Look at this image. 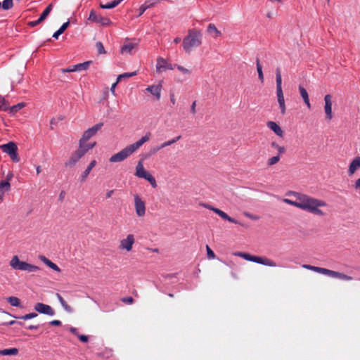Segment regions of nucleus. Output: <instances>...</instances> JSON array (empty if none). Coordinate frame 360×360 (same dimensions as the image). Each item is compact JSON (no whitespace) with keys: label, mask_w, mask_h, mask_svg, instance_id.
Returning <instances> with one entry per match:
<instances>
[{"label":"nucleus","mask_w":360,"mask_h":360,"mask_svg":"<svg viewBox=\"0 0 360 360\" xmlns=\"http://www.w3.org/2000/svg\"><path fill=\"white\" fill-rule=\"evenodd\" d=\"M290 194L296 198V200L284 198L283 201L285 203L316 216L323 217L325 215V212L321 210V207L327 206V203L324 200L298 192L292 191L290 192Z\"/></svg>","instance_id":"f257e3e1"},{"label":"nucleus","mask_w":360,"mask_h":360,"mask_svg":"<svg viewBox=\"0 0 360 360\" xmlns=\"http://www.w3.org/2000/svg\"><path fill=\"white\" fill-rule=\"evenodd\" d=\"M150 137V133L148 132L145 136H142L141 139H139L136 142L126 146L124 148H123L117 153L112 155L109 160L110 162H120L124 160L129 155L134 153L136 150H138L141 146H142L143 144L149 141Z\"/></svg>","instance_id":"f03ea898"},{"label":"nucleus","mask_w":360,"mask_h":360,"mask_svg":"<svg viewBox=\"0 0 360 360\" xmlns=\"http://www.w3.org/2000/svg\"><path fill=\"white\" fill-rule=\"evenodd\" d=\"M202 44V34L196 29L188 30V35L184 39L183 47L187 53H190L193 48L198 47Z\"/></svg>","instance_id":"7ed1b4c3"},{"label":"nucleus","mask_w":360,"mask_h":360,"mask_svg":"<svg viewBox=\"0 0 360 360\" xmlns=\"http://www.w3.org/2000/svg\"><path fill=\"white\" fill-rule=\"evenodd\" d=\"M302 268L321 274L332 278H339L343 281H352L353 278L343 273L330 270L323 267L314 266L309 264H303Z\"/></svg>","instance_id":"20e7f679"},{"label":"nucleus","mask_w":360,"mask_h":360,"mask_svg":"<svg viewBox=\"0 0 360 360\" xmlns=\"http://www.w3.org/2000/svg\"><path fill=\"white\" fill-rule=\"evenodd\" d=\"M234 255L236 256H238L240 257H242L247 261L255 262V263L260 264H262L264 266H271V267L277 266L276 263L274 260L270 259L265 257L255 256V255H252L249 253L241 252H236Z\"/></svg>","instance_id":"39448f33"},{"label":"nucleus","mask_w":360,"mask_h":360,"mask_svg":"<svg viewBox=\"0 0 360 360\" xmlns=\"http://www.w3.org/2000/svg\"><path fill=\"white\" fill-rule=\"evenodd\" d=\"M10 266L15 270L25 271L27 272H36L40 270V268L37 266L20 261L17 255L12 257L10 261Z\"/></svg>","instance_id":"423d86ee"},{"label":"nucleus","mask_w":360,"mask_h":360,"mask_svg":"<svg viewBox=\"0 0 360 360\" xmlns=\"http://www.w3.org/2000/svg\"><path fill=\"white\" fill-rule=\"evenodd\" d=\"M135 175L139 178L147 180L153 188L157 187L155 179L145 169L142 160L139 161L137 163Z\"/></svg>","instance_id":"0eeeda50"},{"label":"nucleus","mask_w":360,"mask_h":360,"mask_svg":"<svg viewBox=\"0 0 360 360\" xmlns=\"http://www.w3.org/2000/svg\"><path fill=\"white\" fill-rule=\"evenodd\" d=\"M134 207L136 214L139 217H143L146 214V204L139 195H135L134 197Z\"/></svg>","instance_id":"6e6552de"},{"label":"nucleus","mask_w":360,"mask_h":360,"mask_svg":"<svg viewBox=\"0 0 360 360\" xmlns=\"http://www.w3.org/2000/svg\"><path fill=\"white\" fill-rule=\"evenodd\" d=\"M134 242V236L133 234H129L127 235L126 238H124L120 240L119 249L124 250H127V252H129L132 250Z\"/></svg>","instance_id":"1a4fd4ad"},{"label":"nucleus","mask_w":360,"mask_h":360,"mask_svg":"<svg viewBox=\"0 0 360 360\" xmlns=\"http://www.w3.org/2000/svg\"><path fill=\"white\" fill-rule=\"evenodd\" d=\"M103 124L102 122L94 125L92 127L86 130L79 140L89 141L92 136L96 134L97 131L101 129Z\"/></svg>","instance_id":"9d476101"},{"label":"nucleus","mask_w":360,"mask_h":360,"mask_svg":"<svg viewBox=\"0 0 360 360\" xmlns=\"http://www.w3.org/2000/svg\"><path fill=\"white\" fill-rule=\"evenodd\" d=\"M34 309L40 314L49 316H53L55 314V311L51 306L41 302L36 303L34 305Z\"/></svg>","instance_id":"9b49d317"},{"label":"nucleus","mask_w":360,"mask_h":360,"mask_svg":"<svg viewBox=\"0 0 360 360\" xmlns=\"http://www.w3.org/2000/svg\"><path fill=\"white\" fill-rule=\"evenodd\" d=\"M84 155V153L78 148L71 154L65 165L70 167H74Z\"/></svg>","instance_id":"f8f14e48"},{"label":"nucleus","mask_w":360,"mask_h":360,"mask_svg":"<svg viewBox=\"0 0 360 360\" xmlns=\"http://www.w3.org/2000/svg\"><path fill=\"white\" fill-rule=\"evenodd\" d=\"M89 20L99 22L102 25H109L111 23V21L109 18L103 17L101 15L98 14L94 11H91L89 14Z\"/></svg>","instance_id":"ddd939ff"},{"label":"nucleus","mask_w":360,"mask_h":360,"mask_svg":"<svg viewBox=\"0 0 360 360\" xmlns=\"http://www.w3.org/2000/svg\"><path fill=\"white\" fill-rule=\"evenodd\" d=\"M326 119L330 120L333 118L331 96L327 94L324 97Z\"/></svg>","instance_id":"4468645a"},{"label":"nucleus","mask_w":360,"mask_h":360,"mask_svg":"<svg viewBox=\"0 0 360 360\" xmlns=\"http://www.w3.org/2000/svg\"><path fill=\"white\" fill-rule=\"evenodd\" d=\"M173 67L172 65L167 63V61L162 58H158L157 60V64H156V70L158 72H162L166 70H172Z\"/></svg>","instance_id":"2eb2a0df"},{"label":"nucleus","mask_w":360,"mask_h":360,"mask_svg":"<svg viewBox=\"0 0 360 360\" xmlns=\"http://www.w3.org/2000/svg\"><path fill=\"white\" fill-rule=\"evenodd\" d=\"M161 89H162L161 84H158V85L148 86L146 90L148 92H149L150 94H151L152 95H153L155 97V98L158 101H159L161 97Z\"/></svg>","instance_id":"dca6fc26"},{"label":"nucleus","mask_w":360,"mask_h":360,"mask_svg":"<svg viewBox=\"0 0 360 360\" xmlns=\"http://www.w3.org/2000/svg\"><path fill=\"white\" fill-rule=\"evenodd\" d=\"M360 168V157L357 156L354 158L350 162L348 169V175H353L355 172Z\"/></svg>","instance_id":"f3484780"},{"label":"nucleus","mask_w":360,"mask_h":360,"mask_svg":"<svg viewBox=\"0 0 360 360\" xmlns=\"http://www.w3.org/2000/svg\"><path fill=\"white\" fill-rule=\"evenodd\" d=\"M266 126L279 137L283 136V131L276 122L274 121H269L266 122Z\"/></svg>","instance_id":"a211bd4d"},{"label":"nucleus","mask_w":360,"mask_h":360,"mask_svg":"<svg viewBox=\"0 0 360 360\" xmlns=\"http://www.w3.org/2000/svg\"><path fill=\"white\" fill-rule=\"evenodd\" d=\"M0 148L2 150L4 153H6L8 155L18 151V147L16 144L12 141L0 146Z\"/></svg>","instance_id":"6ab92c4d"},{"label":"nucleus","mask_w":360,"mask_h":360,"mask_svg":"<svg viewBox=\"0 0 360 360\" xmlns=\"http://www.w3.org/2000/svg\"><path fill=\"white\" fill-rule=\"evenodd\" d=\"M96 144V142L87 143V141L79 140L78 148L84 153V155H85L89 150L92 149Z\"/></svg>","instance_id":"aec40b11"},{"label":"nucleus","mask_w":360,"mask_h":360,"mask_svg":"<svg viewBox=\"0 0 360 360\" xmlns=\"http://www.w3.org/2000/svg\"><path fill=\"white\" fill-rule=\"evenodd\" d=\"M96 163L97 162L95 160H93L89 163V165H88L86 169L83 172V173L82 174V175L79 177V181L81 182H84L86 181V178L88 177L89 174H90L91 171L92 170V169L96 165Z\"/></svg>","instance_id":"412c9836"},{"label":"nucleus","mask_w":360,"mask_h":360,"mask_svg":"<svg viewBox=\"0 0 360 360\" xmlns=\"http://www.w3.org/2000/svg\"><path fill=\"white\" fill-rule=\"evenodd\" d=\"M299 91L301 97L302 98L304 103L307 105L308 108H311V104L309 102V95L307 90L301 85L299 86Z\"/></svg>","instance_id":"4be33fe9"},{"label":"nucleus","mask_w":360,"mask_h":360,"mask_svg":"<svg viewBox=\"0 0 360 360\" xmlns=\"http://www.w3.org/2000/svg\"><path fill=\"white\" fill-rule=\"evenodd\" d=\"M39 259L49 268L52 269L53 270L60 272V269L53 262H52L50 259L46 258L45 256H40Z\"/></svg>","instance_id":"5701e85b"},{"label":"nucleus","mask_w":360,"mask_h":360,"mask_svg":"<svg viewBox=\"0 0 360 360\" xmlns=\"http://www.w3.org/2000/svg\"><path fill=\"white\" fill-rule=\"evenodd\" d=\"M214 213H216L217 214H218L219 217H221L224 220H226L229 222H231V223H234V224H239V222L236 220L235 219L229 217L226 212H224V211L219 210V209H217V210H214Z\"/></svg>","instance_id":"b1692460"},{"label":"nucleus","mask_w":360,"mask_h":360,"mask_svg":"<svg viewBox=\"0 0 360 360\" xmlns=\"http://www.w3.org/2000/svg\"><path fill=\"white\" fill-rule=\"evenodd\" d=\"M11 188V184L8 181H1L0 182V199H2L6 191Z\"/></svg>","instance_id":"393cba45"},{"label":"nucleus","mask_w":360,"mask_h":360,"mask_svg":"<svg viewBox=\"0 0 360 360\" xmlns=\"http://www.w3.org/2000/svg\"><path fill=\"white\" fill-rule=\"evenodd\" d=\"M56 297L65 311L68 313H72L73 311L72 308L67 304L59 293L56 294Z\"/></svg>","instance_id":"a878e982"},{"label":"nucleus","mask_w":360,"mask_h":360,"mask_svg":"<svg viewBox=\"0 0 360 360\" xmlns=\"http://www.w3.org/2000/svg\"><path fill=\"white\" fill-rule=\"evenodd\" d=\"M122 1V0H114L112 2H108L106 4H103L101 2L100 4V6H101V8H104V9H111V8L116 7L117 5H119Z\"/></svg>","instance_id":"bb28decb"},{"label":"nucleus","mask_w":360,"mask_h":360,"mask_svg":"<svg viewBox=\"0 0 360 360\" xmlns=\"http://www.w3.org/2000/svg\"><path fill=\"white\" fill-rule=\"evenodd\" d=\"M207 32L210 34H213V37L214 38H217L219 36H221V33L219 30H217L216 26L214 24H210L207 27Z\"/></svg>","instance_id":"cd10ccee"},{"label":"nucleus","mask_w":360,"mask_h":360,"mask_svg":"<svg viewBox=\"0 0 360 360\" xmlns=\"http://www.w3.org/2000/svg\"><path fill=\"white\" fill-rule=\"evenodd\" d=\"M6 300L13 307H21L20 300L17 297L10 296L6 298Z\"/></svg>","instance_id":"c85d7f7f"},{"label":"nucleus","mask_w":360,"mask_h":360,"mask_svg":"<svg viewBox=\"0 0 360 360\" xmlns=\"http://www.w3.org/2000/svg\"><path fill=\"white\" fill-rule=\"evenodd\" d=\"M18 353V349L17 348H9L0 350V355L6 356V355H16Z\"/></svg>","instance_id":"c756f323"},{"label":"nucleus","mask_w":360,"mask_h":360,"mask_svg":"<svg viewBox=\"0 0 360 360\" xmlns=\"http://www.w3.org/2000/svg\"><path fill=\"white\" fill-rule=\"evenodd\" d=\"M70 23L69 22H66L65 23H63L61 27L56 31L53 33V37L55 38V39H58V37L63 34L64 32V31L68 28V27L69 26Z\"/></svg>","instance_id":"7c9ffc66"},{"label":"nucleus","mask_w":360,"mask_h":360,"mask_svg":"<svg viewBox=\"0 0 360 360\" xmlns=\"http://www.w3.org/2000/svg\"><path fill=\"white\" fill-rule=\"evenodd\" d=\"M256 65H257V73H258L259 79L260 80V82L262 83H263L264 78V75H263V72H262V65L260 64L259 58L256 59Z\"/></svg>","instance_id":"2f4dec72"},{"label":"nucleus","mask_w":360,"mask_h":360,"mask_svg":"<svg viewBox=\"0 0 360 360\" xmlns=\"http://www.w3.org/2000/svg\"><path fill=\"white\" fill-rule=\"evenodd\" d=\"M134 46L135 45L132 43H129V44H124L123 45V46L122 47V53H131L132 50L134 49Z\"/></svg>","instance_id":"473e14b6"},{"label":"nucleus","mask_w":360,"mask_h":360,"mask_svg":"<svg viewBox=\"0 0 360 360\" xmlns=\"http://www.w3.org/2000/svg\"><path fill=\"white\" fill-rule=\"evenodd\" d=\"M278 103L279 105V108L281 109V112L282 115H285L286 112V107L285 104V99L284 96L283 97H278Z\"/></svg>","instance_id":"72a5a7b5"},{"label":"nucleus","mask_w":360,"mask_h":360,"mask_svg":"<svg viewBox=\"0 0 360 360\" xmlns=\"http://www.w3.org/2000/svg\"><path fill=\"white\" fill-rule=\"evenodd\" d=\"M52 7H53L52 4H49L45 8V10L43 11V13H41V15L39 17V20L40 21H44L47 18V16L49 15L50 12L52 10Z\"/></svg>","instance_id":"f704fd0d"},{"label":"nucleus","mask_w":360,"mask_h":360,"mask_svg":"<svg viewBox=\"0 0 360 360\" xmlns=\"http://www.w3.org/2000/svg\"><path fill=\"white\" fill-rule=\"evenodd\" d=\"M91 63V61H86L82 63L77 64V65H75V70H77V71H82V70H86Z\"/></svg>","instance_id":"c9c22d12"},{"label":"nucleus","mask_w":360,"mask_h":360,"mask_svg":"<svg viewBox=\"0 0 360 360\" xmlns=\"http://www.w3.org/2000/svg\"><path fill=\"white\" fill-rule=\"evenodd\" d=\"M1 6L4 10H9L13 6V0H4Z\"/></svg>","instance_id":"e433bc0d"},{"label":"nucleus","mask_w":360,"mask_h":360,"mask_svg":"<svg viewBox=\"0 0 360 360\" xmlns=\"http://www.w3.org/2000/svg\"><path fill=\"white\" fill-rule=\"evenodd\" d=\"M24 106H25V104L23 103H18L17 105L11 106V108H8V110H9L11 113L14 114V113L17 112L19 110L22 108Z\"/></svg>","instance_id":"4c0bfd02"},{"label":"nucleus","mask_w":360,"mask_h":360,"mask_svg":"<svg viewBox=\"0 0 360 360\" xmlns=\"http://www.w3.org/2000/svg\"><path fill=\"white\" fill-rule=\"evenodd\" d=\"M271 147L277 149L278 150V155L283 154L285 152V148L283 146H280L276 142H271Z\"/></svg>","instance_id":"58836bf2"},{"label":"nucleus","mask_w":360,"mask_h":360,"mask_svg":"<svg viewBox=\"0 0 360 360\" xmlns=\"http://www.w3.org/2000/svg\"><path fill=\"white\" fill-rule=\"evenodd\" d=\"M38 315H37V313L32 312V313L27 314H25L24 316H13V317L15 318V319H22V320H28V319H31L35 318Z\"/></svg>","instance_id":"ea45409f"},{"label":"nucleus","mask_w":360,"mask_h":360,"mask_svg":"<svg viewBox=\"0 0 360 360\" xmlns=\"http://www.w3.org/2000/svg\"><path fill=\"white\" fill-rule=\"evenodd\" d=\"M280 159V155L278 154L276 156L270 158L267 161L268 166H273L277 164L279 162Z\"/></svg>","instance_id":"a19ab883"},{"label":"nucleus","mask_w":360,"mask_h":360,"mask_svg":"<svg viewBox=\"0 0 360 360\" xmlns=\"http://www.w3.org/2000/svg\"><path fill=\"white\" fill-rule=\"evenodd\" d=\"M276 86H282V77L279 68H278L276 71Z\"/></svg>","instance_id":"79ce46f5"},{"label":"nucleus","mask_w":360,"mask_h":360,"mask_svg":"<svg viewBox=\"0 0 360 360\" xmlns=\"http://www.w3.org/2000/svg\"><path fill=\"white\" fill-rule=\"evenodd\" d=\"M8 109L4 98L0 95V110L6 111Z\"/></svg>","instance_id":"37998d69"},{"label":"nucleus","mask_w":360,"mask_h":360,"mask_svg":"<svg viewBox=\"0 0 360 360\" xmlns=\"http://www.w3.org/2000/svg\"><path fill=\"white\" fill-rule=\"evenodd\" d=\"M96 46L97 48V51L99 54H103L105 53L104 46L101 42H100V41L97 42L96 44Z\"/></svg>","instance_id":"c03bdc74"},{"label":"nucleus","mask_w":360,"mask_h":360,"mask_svg":"<svg viewBox=\"0 0 360 360\" xmlns=\"http://www.w3.org/2000/svg\"><path fill=\"white\" fill-rule=\"evenodd\" d=\"M206 250L208 259H214L215 257V255L208 245L206 246Z\"/></svg>","instance_id":"a18cd8bd"},{"label":"nucleus","mask_w":360,"mask_h":360,"mask_svg":"<svg viewBox=\"0 0 360 360\" xmlns=\"http://www.w3.org/2000/svg\"><path fill=\"white\" fill-rule=\"evenodd\" d=\"M9 156L11 158V159L15 162H18L20 161V158L18 155V153L17 151L16 152H14L12 154H9Z\"/></svg>","instance_id":"49530a36"},{"label":"nucleus","mask_w":360,"mask_h":360,"mask_svg":"<svg viewBox=\"0 0 360 360\" xmlns=\"http://www.w3.org/2000/svg\"><path fill=\"white\" fill-rule=\"evenodd\" d=\"M136 75V72H130V73H124L122 75H119L118 77V81L121 79V78H123V77H133L134 75Z\"/></svg>","instance_id":"de8ad7c7"},{"label":"nucleus","mask_w":360,"mask_h":360,"mask_svg":"<svg viewBox=\"0 0 360 360\" xmlns=\"http://www.w3.org/2000/svg\"><path fill=\"white\" fill-rule=\"evenodd\" d=\"M121 300L122 302L126 303L127 304H131L134 302V299L132 297H123V298H122Z\"/></svg>","instance_id":"09e8293b"},{"label":"nucleus","mask_w":360,"mask_h":360,"mask_svg":"<svg viewBox=\"0 0 360 360\" xmlns=\"http://www.w3.org/2000/svg\"><path fill=\"white\" fill-rule=\"evenodd\" d=\"M75 65H72V66H70L67 68L62 69V72L64 73L77 72V70H75Z\"/></svg>","instance_id":"8fccbe9b"},{"label":"nucleus","mask_w":360,"mask_h":360,"mask_svg":"<svg viewBox=\"0 0 360 360\" xmlns=\"http://www.w3.org/2000/svg\"><path fill=\"white\" fill-rule=\"evenodd\" d=\"M177 67V69L181 71V72H183L184 74H186V75H189L191 73L190 70L185 68L183 66H181V65H176Z\"/></svg>","instance_id":"3c124183"},{"label":"nucleus","mask_w":360,"mask_h":360,"mask_svg":"<svg viewBox=\"0 0 360 360\" xmlns=\"http://www.w3.org/2000/svg\"><path fill=\"white\" fill-rule=\"evenodd\" d=\"M43 21H40L39 20V18L37 20H34V21H30L27 23V25L31 27H34L37 25H38L39 24H40L41 22H42Z\"/></svg>","instance_id":"603ef678"},{"label":"nucleus","mask_w":360,"mask_h":360,"mask_svg":"<svg viewBox=\"0 0 360 360\" xmlns=\"http://www.w3.org/2000/svg\"><path fill=\"white\" fill-rule=\"evenodd\" d=\"M276 96L277 98L284 96L282 90V86H276Z\"/></svg>","instance_id":"864d4df0"},{"label":"nucleus","mask_w":360,"mask_h":360,"mask_svg":"<svg viewBox=\"0 0 360 360\" xmlns=\"http://www.w3.org/2000/svg\"><path fill=\"white\" fill-rule=\"evenodd\" d=\"M143 6L146 9H148V8H150L153 7V4H152V1L151 0H148V1H145V3L143 4Z\"/></svg>","instance_id":"5fc2aeb1"},{"label":"nucleus","mask_w":360,"mask_h":360,"mask_svg":"<svg viewBox=\"0 0 360 360\" xmlns=\"http://www.w3.org/2000/svg\"><path fill=\"white\" fill-rule=\"evenodd\" d=\"M49 324L51 326H60L62 325V323L59 320H53L49 322Z\"/></svg>","instance_id":"6e6d98bb"},{"label":"nucleus","mask_w":360,"mask_h":360,"mask_svg":"<svg viewBox=\"0 0 360 360\" xmlns=\"http://www.w3.org/2000/svg\"><path fill=\"white\" fill-rule=\"evenodd\" d=\"M201 206L210 210H212L214 212V210H217L218 208H216V207H212V205H208V204H205V203H202V204H200Z\"/></svg>","instance_id":"4d7b16f0"},{"label":"nucleus","mask_w":360,"mask_h":360,"mask_svg":"<svg viewBox=\"0 0 360 360\" xmlns=\"http://www.w3.org/2000/svg\"><path fill=\"white\" fill-rule=\"evenodd\" d=\"M78 338L82 341V342H87L89 340V338L86 335H79Z\"/></svg>","instance_id":"13d9d810"},{"label":"nucleus","mask_w":360,"mask_h":360,"mask_svg":"<svg viewBox=\"0 0 360 360\" xmlns=\"http://www.w3.org/2000/svg\"><path fill=\"white\" fill-rule=\"evenodd\" d=\"M172 144H173V142H172V141L171 139V140H169L167 141H165V142L162 143L161 145H160V148H165V147L169 146H170Z\"/></svg>","instance_id":"bf43d9fd"},{"label":"nucleus","mask_w":360,"mask_h":360,"mask_svg":"<svg viewBox=\"0 0 360 360\" xmlns=\"http://www.w3.org/2000/svg\"><path fill=\"white\" fill-rule=\"evenodd\" d=\"M245 216H246L247 217L251 219H253V220H257L259 219L258 217L255 216V215H253L249 212H245L244 213Z\"/></svg>","instance_id":"052dcab7"},{"label":"nucleus","mask_w":360,"mask_h":360,"mask_svg":"<svg viewBox=\"0 0 360 360\" xmlns=\"http://www.w3.org/2000/svg\"><path fill=\"white\" fill-rule=\"evenodd\" d=\"M147 9L143 6V4L139 7V15L138 16H141V15L143 14V13L146 11Z\"/></svg>","instance_id":"680f3d73"},{"label":"nucleus","mask_w":360,"mask_h":360,"mask_svg":"<svg viewBox=\"0 0 360 360\" xmlns=\"http://www.w3.org/2000/svg\"><path fill=\"white\" fill-rule=\"evenodd\" d=\"M162 148H160V146H156V147H154L153 148L151 149L150 150V155H153V154H155L156 153L158 150H160V149H162Z\"/></svg>","instance_id":"e2e57ef3"},{"label":"nucleus","mask_w":360,"mask_h":360,"mask_svg":"<svg viewBox=\"0 0 360 360\" xmlns=\"http://www.w3.org/2000/svg\"><path fill=\"white\" fill-rule=\"evenodd\" d=\"M354 187L356 190L360 189V177L355 181Z\"/></svg>","instance_id":"0e129e2a"},{"label":"nucleus","mask_w":360,"mask_h":360,"mask_svg":"<svg viewBox=\"0 0 360 360\" xmlns=\"http://www.w3.org/2000/svg\"><path fill=\"white\" fill-rule=\"evenodd\" d=\"M195 106H196V101H194L192 105H191V112L193 113V114H195L196 112V110H195Z\"/></svg>","instance_id":"69168bd1"},{"label":"nucleus","mask_w":360,"mask_h":360,"mask_svg":"<svg viewBox=\"0 0 360 360\" xmlns=\"http://www.w3.org/2000/svg\"><path fill=\"white\" fill-rule=\"evenodd\" d=\"M70 331L73 333L74 335H77L78 337V335H79L78 333H77V329L76 328H74V327H71L70 328Z\"/></svg>","instance_id":"338daca9"},{"label":"nucleus","mask_w":360,"mask_h":360,"mask_svg":"<svg viewBox=\"0 0 360 360\" xmlns=\"http://www.w3.org/2000/svg\"><path fill=\"white\" fill-rule=\"evenodd\" d=\"M114 193V190H110L106 193V198H110Z\"/></svg>","instance_id":"774afa93"}]
</instances>
